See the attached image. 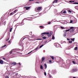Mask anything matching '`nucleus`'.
Wrapping results in <instances>:
<instances>
[{
  "label": "nucleus",
  "mask_w": 78,
  "mask_h": 78,
  "mask_svg": "<svg viewBox=\"0 0 78 78\" xmlns=\"http://www.w3.org/2000/svg\"><path fill=\"white\" fill-rule=\"evenodd\" d=\"M73 28H74V27H71L69 29L66 30V32H67V31H69L70 30V33H73V31H74Z\"/></svg>",
  "instance_id": "nucleus-1"
},
{
  "label": "nucleus",
  "mask_w": 78,
  "mask_h": 78,
  "mask_svg": "<svg viewBox=\"0 0 78 78\" xmlns=\"http://www.w3.org/2000/svg\"><path fill=\"white\" fill-rule=\"evenodd\" d=\"M42 9V7H39L36 8L35 9V11L36 12H38L39 11H41Z\"/></svg>",
  "instance_id": "nucleus-2"
},
{
  "label": "nucleus",
  "mask_w": 78,
  "mask_h": 78,
  "mask_svg": "<svg viewBox=\"0 0 78 78\" xmlns=\"http://www.w3.org/2000/svg\"><path fill=\"white\" fill-rule=\"evenodd\" d=\"M41 34H48V37H50V36H51V35H52V34L51 33H49V32H44L43 33H42Z\"/></svg>",
  "instance_id": "nucleus-3"
},
{
  "label": "nucleus",
  "mask_w": 78,
  "mask_h": 78,
  "mask_svg": "<svg viewBox=\"0 0 78 78\" xmlns=\"http://www.w3.org/2000/svg\"><path fill=\"white\" fill-rule=\"evenodd\" d=\"M66 62L67 64H70V63H71V60H66Z\"/></svg>",
  "instance_id": "nucleus-4"
},
{
  "label": "nucleus",
  "mask_w": 78,
  "mask_h": 78,
  "mask_svg": "<svg viewBox=\"0 0 78 78\" xmlns=\"http://www.w3.org/2000/svg\"><path fill=\"white\" fill-rule=\"evenodd\" d=\"M16 51V49H14L12 51H10V53L11 54L12 53V52H14V51Z\"/></svg>",
  "instance_id": "nucleus-5"
},
{
  "label": "nucleus",
  "mask_w": 78,
  "mask_h": 78,
  "mask_svg": "<svg viewBox=\"0 0 78 78\" xmlns=\"http://www.w3.org/2000/svg\"><path fill=\"white\" fill-rule=\"evenodd\" d=\"M0 64H3V61L2 60H0Z\"/></svg>",
  "instance_id": "nucleus-6"
},
{
  "label": "nucleus",
  "mask_w": 78,
  "mask_h": 78,
  "mask_svg": "<svg viewBox=\"0 0 78 78\" xmlns=\"http://www.w3.org/2000/svg\"><path fill=\"white\" fill-rule=\"evenodd\" d=\"M11 64L12 65L13 64V65H14V66H15V65H16L17 64V63L16 62H13L11 63Z\"/></svg>",
  "instance_id": "nucleus-7"
},
{
  "label": "nucleus",
  "mask_w": 78,
  "mask_h": 78,
  "mask_svg": "<svg viewBox=\"0 0 78 78\" xmlns=\"http://www.w3.org/2000/svg\"><path fill=\"white\" fill-rule=\"evenodd\" d=\"M72 70L73 72H76V71H77V69H72Z\"/></svg>",
  "instance_id": "nucleus-8"
},
{
  "label": "nucleus",
  "mask_w": 78,
  "mask_h": 78,
  "mask_svg": "<svg viewBox=\"0 0 78 78\" xmlns=\"http://www.w3.org/2000/svg\"><path fill=\"white\" fill-rule=\"evenodd\" d=\"M58 0H55L53 2V3H55H55H57L58 2Z\"/></svg>",
  "instance_id": "nucleus-9"
},
{
  "label": "nucleus",
  "mask_w": 78,
  "mask_h": 78,
  "mask_svg": "<svg viewBox=\"0 0 78 78\" xmlns=\"http://www.w3.org/2000/svg\"><path fill=\"white\" fill-rule=\"evenodd\" d=\"M44 67H45V69H47V64H46V63H45L44 64Z\"/></svg>",
  "instance_id": "nucleus-10"
},
{
  "label": "nucleus",
  "mask_w": 78,
  "mask_h": 78,
  "mask_svg": "<svg viewBox=\"0 0 78 78\" xmlns=\"http://www.w3.org/2000/svg\"><path fill=\"white\" fill-rule=\"evenodd\" d=\"M45 60V58L44 57H42V61H44Z\"/></svg>",
  "instance_id": "nucleus-11"
},
{
  "label": "nucleus",
  "mask_w": 78,
  "mask_h": 78,
  "mask_svg": "<svg viewBox=\"0 0 78 78\" xmlns=\"http://www.w3.org/2000/svg\"><path fill=\"white\" fill-rule=\"evenodd\" d=\"M50 57L51 58L52 60H54V57L51 56H50Z\"/></svg>",
  "instance_id": "nucleus-12"
},
{
  "label": "nucleus",
  "mask_w": 78,
  "mask_h": 78,
  "mask_svg": "<svg viewBox=\"0 0 78 78\" xmlns=\"http://www.w3.org/2000/svg\"><path fill=\"white\" fill-rule=\"evenodd\" d=\"M71 40L72 41L74 42V41H75V38H71Z\"/></svg>",
  "instance_id": "nucleus-13"
},
{
  "label": "nucleus",
  "mask_w": 78,
  "mask_h": 78,
  "mask_svg": "<svg viewBox=\"0 0 78 78\" xmlns=\"http://www.w3.org/2000/svg\"><path fill=\"white\" fill-rule=\"evenodd\" d=\"M40 68L41 69H43V66L42 65L40 66Z\"/></svg>",
  "instance_id": "nucleus-14"
},
{
  "label": "nucleus",
  "mask_w": 78,
  "mask_h": 78,
  "mask_svg": "<svg viewBox=\"0 0 78 78\" xmlns=\"http://www.w3.org/2000/svg\"><path fill=\"white\" fill-rule=\"evenodd\" d=\"M30 8V7H28L26 8V10H28Z\"/></svg>",
  "instance_id": "nucleus-15"
},
{
  "label": "nucleus",
  "mask_w": 78,
  "mask_h": 78,
  "mask_svg": "<svg viewBox=\"0 0 78 78\" xmlns=\"http://www.w3.org/2000/svg\"><path fill=\"white\" fill-rule=\"evenodd\" d=\"M42 38H43V39H47V37L45 36L43 37Z\"/></svg>",
  "instance_id": "nucleus-16"
},
{
  "label": "nucleus",
  "mask_w": 78,
  "mask_h": 78,
  "mask_svg": "<svg viewBox=\"0 0 78 78\" xmlns=\"http://www.w3.org/2000/svg\"><path fill=\"white\" fill-rule=\"evenodd\" d=\"M6 21H5L4 22V25H6Z\"/></svg>",
  "instance_id": "nucleus-17"
},
{
  "label": "nucleus",
  "mask_w": 78,
  "mask_h": 78,
  "mask_svg": "<svg viewBox=\"0 0 78 78\" xmlns=\"http://www.w3.org/2000/svg\"><path fill=\"white\" fill-rule=\"evenodd\" d=\"M77 48H78L77 47H75L74 48L75 50H77Z\"/></svg>",
  "instance_id": "nucleus-18"
},
{
  "label": "nucleus",
  "mask_w": 78,
  "mask_h": 78,
  "mask_svg": "<svg viewBox=\"0 0 78 78\" xmlns=\"http://www.w3.org/2000/svg\"><path fill=\"white\" fill-rule=\"evenodd\" d=\"M72 62L73 63V64H76V63L74 61H72Z\"/></svg>",
  "instance_id": "nucleus-19"
},
{
  "label": "nucleus",
  "mask_w": 78,
  "mask_h": 78,
  "mask_svg": "<svg viewBox=\"0 0 78 78\" xmlns=\"http://www.w3.org/2000/svg\"><path fill=\"white\" fill-rule=\"evenodd\" d=\"M12 28H11L9 31L10 32H11V31H12Z\"/></svg>",
  "instance_id": "nucleus-20"
},
{
  "label": "nucleus",
  "mask_w": 78,
  "mask_h": 78,
  "mask_svg": "<svg viewBox=\"0 0 78 78\" xmlns=\"http://www.w3.org/2000/svg\"><path fill=\"white\" fill-rule=\"evenodd\" d=\"M44 44H42V45H41L40 47V48H42V47H43V46H44Z\"/></svg>",
  "instance_id": "nucleus-21"
},
{
  "label": "nucleus",
  "mask_w": 78,
  "mask_h": 78,
  "mask_svg": "<svg viewBox=\"0 0 78 78\" xmlns=\"http://www.w3.org/2000/svg\"><path fill=\"white\" fill-rule=\"evenodd\" d=\"M63 14H65L66 13V11H64L63 12Z\"/></svg>",
  "instance_id": "nucleus-22"
},
{
  "label": "nucleus",
  "mask_w": 78,
  "mask_h": 78,
  "mask_svg": "<svg viewBox=\"0 0 78 78\" xmlns=\"http://www.w3.org/2000/svg\"><path fill=\"white\" fill-rule=\"evenodd\" d=\"M52 39H55V37L53 35L52 37Z\"/></svg>",
  "instance_id": "nucleus-23"
},
{
  "label": "nucleus",
  "mask_w": 78,
  "mask_h": 78,
  "mask_svg": "<svg viewBox=\"0 0 78 78\" xmlns=\"http://www.w3.org/2000/svg\"><path fill=\"white\" fill-rule=\"evenodd\" d=\"M44 75L45 76H46V75H47V73H46V72H44Z\"/></svg>",
  "instance_id": "nucleus-24"
},
{
  "label": "nucleus",
  "mask_w": 78,
  "mask_h": 78,
  "mask_svg": "<svg viewBox=\"0 0 78 78\" xmlns=\"http://www.w3.org/2000/svg\"><path fill=\"white\" fill-rule=\"evenodd\" d=\"M73 4H77V5H78V2H75L73 3Z\"/></svg>",
  "instance_id": "nucleus-25"
},
{
  "label": "nucleus",
  "mask_w": 78,
  "mask_h": 78,
  "mask_svg": "<svg viewBox=\"0 0 78 78\" xmlns=\"http://www.w3.org/2000/svg\"><path fill=\"white\" fill-rule=\"evenodd\" d=\"M69 43H72V41H69Z\"/></svg>",
  "instance_id": "nucleus-26"
},
{
  "label": "nucleus",
  "mask_w": 78,
  "mask_h": 78,
  "mask_svg": "<svg viewBox=\"0 0 78 78\" xmlns=\"http://www.w3.org/2000/svg\"><path fill=\"white\" fill-rule=\"evenodd\" d=\"M38 48V47H37V48H35V50H37Z\"/></svg>",
  "instance_id": "nucleus-27"
},
{
  "label": "nucleus",
  "mask_w": 78,
  "mask_h": 78,
  "mask_svg": "<svg viewBox=\"0 0 78 78\" xmlns=\"http://www.w3.org/2000/svg\"><path fill=\"white\" fill-rule=\"evenodd\" d=\"M68 12H70V13H71V12H72L70 10H68Z\"/></svg>",
  "instance_id": "nucleus-28"
},
{
  "label": "nucleus",
  "mask_w": 78,
  "mask_h": 78,
  "mask_svg": "<svg viewBox=\"0 0 78 78\" xmlns=\"http://www.w3.org/2000/svg\"><path fill=\"white\" fill-rule=\"evenodd\" d=\"M36 40H42V39L41 38L37 39H36Z\"/></svg>",
  "instance_id": "nucleus-29"
},
{
  "label": "nucleus",
  "mask_w": 78,
  "mask_h": 78,
  "mask_svg": "<svg viewBox=\"0 0 78 78\" xmlns=\"http://www.w3.org/2000/svg\"><path fill=\"white\" fill-rule=\"evenodd\" d=\"M70 23H72L73 22V21L72 20H70Z\"/></svg>",
  "instance_id": "nucleus-30"
},
{
  "label": "nucleus",
  "mask_w": 78,
  "mask_h": 78,
  "mask_svg": "<svg viewBox=\"0 0 78 78\" xmlns=\"http://www.w3.org/2000/svg\"><path fill=\"white\" fill-rule=\"evenodd\" d=\"M5 46H6V45H4V46H2V48H3V47H5Z\"/></svg>",
  "instance_id": "nucleus-31"
},
{
  "label": "nucleus",
  "mask_w": 78,
  "mask_h": 78,
  "mask_svg": "<svg viewBox=\"0 0 78 78\" xmlns=\"http://www.w3.org/2000/svg\"><path fill=\"white\" fill-rule=\"evenodd\" d=\"M35 3H37L38 4H39V2H35Z\"/></svg>",
  "instance_id": "nucleus-32"
},
{
  "label": "nucleus",
  "mask_w": 78,
  "mask_h": 78,
  "mask_svg": "<svg viewBox=\"0 0 78 78\" xmlns=\"http://www.w3.org/2000/svg\"><path fill=\"white\" fill-rule=\"evenodd\" d=\"M22 24H23V20L21 22Z\"/></svg>",
  "instance_id": "nucleus-33"
},
{
  "label": "nucleus",
  "mask_w": 78,
  "mask_h": 78,
  "mask_svg": "<svg viewBox=\"0 0 78 78\" xmlns=\"http://www.w3.org/2000/svg\"><path fill=\"white\" fill-rule=\"evenodd\" d=\"M5 78H9V77L8 76H6L5 77Z\"/></svg>",
  "instance_id": "nucleus-34"
},
{
  "label": "nucleus",
  "mask_w": 78,
  "mask_h": 78,
  "mask_svg": "<svg viewBox=\"0 0 78 78\" xmlns=\"http://www.w3.org/2000/svg\"><path fill=\"white\" fill-rule=\"evenodd\" d=\"M13 12L12 13H11L10 14V16H11V15H12V14H13Z\"/></svg>",
  "instance_id": "nucleus-35"
},
{
  "label": "nucleus",
  "mask_w": 78,
  "mask_h": 78,
  "mask_svg": "<svg viewBox=\"0 0 78 78\" xmlns=\"http://www.w3.org/2000/svg\"><path fill=\"white\" fill-rule=\"evenodd\" d=\"M40 28H44V27H43V26H40Z\"/></svg>",
  "instance_id": "nucleus-36"
},
{
  "label": "nucleus",
  "mask_w": 78,
  "mask_h": 78,
  "mask_svg": "<svg viewBox=\"0 0 78 78\" xmlns=\"http://www.w3.org/2000/svg\"><path fill=\"white\" fill-rule=\"evenodd\" d=\"M60 28H62V29H63V28H64V27H61Z\"/></svg>",
  "instance_id": "nucleus-37"
},
{
  "label": "nucleus",
  "mask_w": 78,
  "mask_h": 78,
  "mask_svg": "<svg viewBox=\"0 0 78 78\" xmlns=\"http://www.w3.org/2000/svg\"><path fill=\"white\" fill-rule=\"evenodd\" d=\"M51 62H52L51 60H50L49 61V62H50V63H51Z\"/></svg>",
  "instance_id": "nucleus-38"
},
{
  "label": "nucleus",
  "mask_w": 78,
  "mask_h": 78,
  "mask_svg": "<svg viewBox=\"0 0 78 78\" xmlns=\"http://www.w3.org/2000/svg\"><path fill=\"white\" fill-rule=\"evenodd\" d=\"M19 65H20V66H21V64H21L20 63H19Z\"/></svg>",
  "instance_id": "nucleus-39"
},
{
  "label": "nucleus",
  "mask_w": 78,
  "mask_h": 78,
  "mask_svg": "<svg viewBox=\"0 0 78 78\" xmlns=\"http://www.w3.org/2000/svg\"><path fill=\"white\" fill-rule=\"evenodd\" d=\"M15 75H16V76H17V75H18V73H17L16 74H15Z\"/></svg>",
  "instance_id": "nucleus-40"
},
{
  "label": "nucleus",
  "mask_w": 78,
  "mask_h": 78,
  "mask_svg": "<svg viewBox=\"0 0 78 78\" xmlns=\"http://www.w3.org/2000/svg\"><path fill=\"white\" fill-rule=\"evenodd\" d=\"M69 2L70 3H72V1H69Z\"/></svg>",
  "instance_id": "nucleus-41"
},
{
  "label": "nucleus",
  "mask_w": 78,
  "mask_h": 78,
  "mask_svg": "<svg viewBox=\"0 0 78 78\" xmlns=\"http://www.w3.org/2000/svg\"><path fill=\"white\" fill-rule=\"evenodd\" d=\"M16 11H17V10H15L13 12V13H14V12H15Z\"/></svg>",
  "instance_id": "nucleus-42"
},
{
  "label": "nucleus",
  "mask_w": 78,
  "mask_h": 78,
  "mask_svg": "<svg viewBox=\"0 0 78 78\" xmlns=\"http://www.w3.org/2000/svg\"><path fill=\"white\" fill-rule=\"evenodd\" d=\"M9 39V38H8L7 39H6V41H7Z\"/></svg>",
  "instance_id": "nucleus-43"
},
{
  "label": "nucleus",
  "mask_w": 78,
  "mask_h": 78,
  "mask_svg": "<svg viewBox=\"0 0 78 78\" xmlns=\"http://www.w3.org/2000/svg\"><path fill=\"white\" fill-rule=\"evenodd\" d=\"M67 40H68V41H70V39L67 38Z\"/></svg>",
  "instance_id": "nucleus-44"
},
{
  "label": "nucleus",
  "mask_w": 78,
  "mask_h": 78,
  "mask_svg": "<svg viewBox=\"0 0 78 78\" xmlns=\"http://www.w3.org/2000/svg\"><path fill=\"white\" fill-rule=\"evenodd\" d=\"M26 38H27V37H25V38H24L23 39V40L25 39H26Z\"/></svg>",
  "instance_id": "nucleus-45"
},
{
  "label": "nucleus",
  "mask_w": 78,
  "mask_h": 78,
  "mask_svg": "<svg viewBox=\"0 0 78 78\" xmlns=\"http://www.w3.org/2000/svg\"><path fill=\"white\" fill-rule=\"evenodd\" d=\"M32 51H31L29 53H28V54L30 53H31V52H32Z\"/></svg>",
  "instance_id": "nucleus-46"
},
{
  "label": "nucleus",
  "mask_w": 78,
  "mask_h": 78,
  "mask_svg": "<svg viewBox=\"0 0 78 78\" xmlns=\"http://www.w3.org/2000/svg\"><path fill=\"white\" fill-rule=\"evenodd\" d=\"M50 23H51V22H48V24H50Z\"/></svg>",
  "instance_id": "nucleus-47"
},
{
  "label": "nucleus",
  "mask_w": 78,
  "mask_h": 78,
  "mask_svg": "<svg viewBox=\"0 0 78 78\" xmlns=\"http://www.w3.org/2000/svg\"><path fill=\"white\" fill-rule=\"evenodd\" d=\"M10 42H11V41H9V43H10Z\"/></svg>",
  "instance_id": "nucleus-48"
},
{
  "label": "nucleus",
  "mask_w": 78,
  "mask_h": 78,
  "mask_svg": "<svg viewBox=\"0 0 78 78\" xmlns=\"http://www.w3.org/2000/svg\"><path fill=\"white\" fill-rule=\"evenodd\" d=\"M72 3L74 2H75V1H72Z\"/></svg>",
  "instance_id": "nucleus-49"
},
{
  "label": "nucleus",
  "mask_w": 78,
  "mask_h": 78,
  "mask_svg": "<svg viewBox=\"0 0 78 78\" xmlns=\"http://www.w3.org/2000/svg\"><path fill=\"white\" fill-rule=\"evenodd\" d=\"M44 36V35H43V34H42V36H41V37H43V36Z\"/></svg>",
  "instance_id": "nucleus-50"
},
{
  "label": "nucleus",
  "mask_w": 78,
  "mask_h": 78,
  "mask_svg": "<svg viewBox=\"0 0 78 78\" xmlns=\"http://www.w3.org/2000/svg\"><path fill=\"white\" fill-rule=\"evenodd\" d=\"M3 59H4V60H5V58H3Z\"/></svg>",
  "instance_id": "nucleus-51"
},
{
  "label": "nucleus",
  "mask_w": 78,
  "mask_h": 78,
  "mask_svg": "<svg viewBox=\"0 0 78 78\" xmlns=\"http://www.w3.org/2000/svg\"><path fill=\"white\" fill-rule=\"evenodd\" d=\"M63 12V10H62V11H61V13H62V12Z\"/></svg>",
  "instance_id": "nucleus-52"
},
{
  "label": "nucleus",
  "mask_w": 78,
  "mask_h": 78,
  "mask_svg": "<svg viewBox=\"0 0 78 78\" xmlns=\"http://www.w3.org/2000/svg\"><path fill=\"white\" fill-rule=\"evenodd\" d=\"M33 0H30L29 1H33Z\"/></svg>",
  "instance_id": "nucleus-53"
},
{
  "label": "nucleus",
  "mask_w": 78,
  "mask_h": 78,
  "mask_svg": "<svg viewBox=\"0 0 78 78\" xmlns=\"http://www.w3.org/2000/svg\"><path fill=\"white\" fill-rule=\"evenodd\" d=\"M73 78H76V77H73Z\"/></svg>",
  "instance_id": "nucleus-54"
},
{
  "label": "nucleus",
  "mask_w": 78,
  "mask_h": 78,
  "mask_svg": "<svg viewBox=\"0 0 78 78\" xmlns=\"http://www.w3.org/2000/svg\"><path fill=\"white\" fill-rule=\"evenodd\" d=\"M27 8L26 7H25V8Z\"/></svg>",
  "instance_id": "nucleus-55"
},
{
  "label": "nucleus",
  "mask_w": 78,
  "mask_h": 78,
  "mask_svg": "<svg viewBox=\"0 0 78 78\" xmlns=\"http://www.w3.org/2000/svg\"><path fill=\"white\" fill-rule=\"evenodd\" d=\"M46 42H47V41H46V42H45V43H46Z\"/></svg>",
  "instance_id": "nucleus-56"
}]
</instances>
